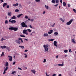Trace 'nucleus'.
I'll return each mask as SVG.
<instances>
[{"label":"nucleus","mask_w":76,"mask_h":76,"mask_svg":"<svg viewBox=\"0 0 76 76\" xmlns=\"http://www.w3.org/2000/svg\"><path fill=\"white\" fill-rule=\"evenodd\" d=\"M21 25L23 28H28V25L26 24V23L25 22L21 23Z\"/></svg>","instance_id":"f257e3e1"},{"label":"nucleus","mask_w":76,"mask_h":76,"mask_svg":"<svg viewBox=\"0 0 76 76\" xmlns=\"http://www.w3.org/2000/svg\"><path fill=\"white\" fill-rule=\"evenodd\" d=\"M9 29L10 30H13L14 31H18V29L16 27H10L9 28Z\"/></svg>","instance_id":"f03ea898"},{"label":"nucleus","mask_w":76,"mask_h":76,"mask_svg":"<svg viewBox=\"0 0 76 76\" xmlns=\"http://www.w3.org/2000/svg\"><path fill=\"white\" fill-rule=\"evenodd\" d=\"M73 19H71L69 21V22H67L66 23V25H70L72 23V22H73Z\"/></svg>","instance_id":"7ed1b4c3"},{"label":"nucleus","mask_w":76,"mask_h":76,"mask_svg":"<svg viewBox=\"0 0 76 76\" xmlns=\"http://www.w3.org/2000/svg\"><path fill=\"white\" fill-rule=\"evenodd\" d=\"M27 30L24 29L23 30V32L24 34H26V35H28V33H27Z\"/></svg>","instance_id":"20e7f679"},{"label":"nucleus","mask_w":76,"mask_h":76,"mask_svg":"<svg viewBox=\"0 0 76 76\" xmlns=\"http://www.w3.org/2000/svg\"><path fill=\"white\" fill-rule=\"evenodd\" d=\"M8 57L9 58V60L10 61H12V59L13 58L12 57L10 56H8Z\"/></svg>","instance_id":"39448f33"},{"label":"nucleus","mask_w":76,"mask_h":76,"mask_svg":"<svg viewBox=\"0 0 76 76\" xmlns=\"http://www.w3.org/2000/svg\"><path fill=\"white\" fill-rule=\"evenodd\" d=\"M15 42L16 43H17V44H20L21 43L20 41L19 40H16Z\"/></svg>","instance_id":"423d86ee"},{"label":"nucleus","mask_w":76,"mask_h":76,"mask_svg":"<svg viewBox=\"0 0 76 76\" xmlns=\"http://www.w3.org/2000/svg\"><path fill=\"white\" fill-rule=\"evenodd\" d=\"M50 31L48 32V34H51L53 32V30H50Z\"/></svg>","instance_id":"0eeeda50"},{"label":"nucleus","mask_w":76,"mask_h":76,"mask_svg":"<svg viewBox=\"0 0 76 76\" xmlns=\"http://www.w3.org/2000/svg\"><path fill=\"white\" fill-rule=\"evenodd\" d=\"M8 67H7L6 69H4V71L3 72V74H5V73H6V71L7 70V69H8Z\"/></svg>","instance_id":"6e6552de"},{"label":"nucleus","mask_w":76,"mask_h":76,"mask_svg":"<svg viewBox=\"0 0 76 76\" xmlns=\"http://www.w3.org/2000/svg\"><path fill=\"white\" fill-rule=\"evenodd\" d=\"M53 44L55 47H57V42L56 41H54Z\"/></svg>","instance_id":"1a4fd4ad"},{"label":"nucleus","mask_w":76,"mask_h":76,"mask_svg":"<svg viewBox=\"0 0 76 76\" xmlns=\"http://www.w3.org/2000/svg\"><path fill=\"white\" fill-rule=\"evenodd\" d=\"M45 52H48V48L47 47H45Z\"/></svg>","instance_id":"9d476101"},{"label":"nucleus","mask_w":76,"mask_h":76,"mask_svg":"<svg viewBox=\"0 0 76 76\" xmlns=\"http://www.w3.org/2000/svg\"><path fill=\"white\" fill-rule=\"evenodd\" d=\"M64 62H62V64H58V66H64Z\"/></svg>","instance_id":"9b49d317"},{"label":"nucleus","mask_w":76,"mask_h":76,"mask_svg":"<svg viewBox=\"0 0 76 76\" xmlns=\"http://www.w3.org/2000/svg\"><path fill=\"white\" fill-rule=\"evenodd\" d=\"M16 21L15 20H13L11 21V23H16Z\"/></svg>","instance_id":"f8f14e48"},{"label":"nucleus","mask_w":76,"mask_h":76,"mask_svg":"<svg viewBox=\"0 0 76 76\" xmlns=\"http://www.w3.org/2000/svg\"><path fill=\"white\" fill-rule=\"evenodd\" d=\"M19 5V4L18 3H16L15 4H13V6H14V7H16V6H18Z\"/></svg>","instance_id":"ddd939ff"},{"label":"nucleus","mask_w":76,"mask_h":76,"mask_svg":"<svg viewBox=\"0 0 76 76\" xmlns=\"http://www.w3.org/2000/svg\"><path fill=\"white\" fill-rule=\"evenodd\" d=\"M22 15H23V14H20L18 15L17 16V18H20L21 16H22Z\"/></svg>","instance_id":"4468645a"},{"label":"nucleus","mask_w":76,"mask_h":76,"mask_svg":"<svg viewBox=\"0 0 76 76\" xmlns=\"http://www.w3.org/2000/svg\"><path fill=\"white\" fill-rule=\"evenodd\" d=\"M1 48H2V49H3V48H6V46H1L0 47Z\"/></svg>","instance_id":"2eb2a0df"},{"label":"nucleus","mask_w":76,"mask_h":76,"mask_svg":"<svg viewBox=\"0 0 76 76\" xmlns=\"http://www.w3.org/2000/svg\"><path fill=\"white\" fill-rule=\"evenodd\" d=\"M44 37H47L48 36V34L47 33H45L43 35Z\"/></svg>","instance_id":"dca6fc26"},{"label":"nucleus","mask_w":76,"mask_h":76,"mask_svg":"<svg viewBox=\"0 0 76 76\" xmlns=\"http://www.w3.org/2000/svg\"><path fill=\"white\" fill-rule=\"evenodd\" d=\"M16 19V17L15 16H13L11 18L12 19Z\"/></svg>","instance_id":"f3484780"},{"label":"nucleus","mask_w":76,"mask_h":76,"mask_svg":"<svg viewBox=\"0 0 76 76\" xmlns=\"http://www.w3.org/2000/svg\"><path fill=\"white\" fill-rule=\"evenodd\" d=\"M7 49L8 50V51H10V48L7 47H6Z\"/></svg>","instance_id":"a211bd4d"},{"label":"nucleus","mask_w":76,"mask_h":76,"mask_svg":"<svg viewBox=\"0 0 76 76\" xmlns=\"http://www.w3.org/2000/svg\"><path fill=\"white\" fill-rule=\"evenodd\" d=\"M31 71L33 73H34V74H35V72H36V71L35 70H31Z\"/></svg>","instance_id":"6ab92c4d"},{"label":"nucleus","mask_w":76,"mask_h":76,"mask_svg":"<svg viewBox=\"0 0 76 76\" xmlns=\"http://www.w3.org/2000/svg\"><path fill=\"white\" fill-rule=\"evenodd\" d=\"M58 32H55L54 33V36H57V35H58Z\"/></svg>","instance_id":"aec40b11"},{"label":"nucleus","mask_w":76,"mask_h":76,"mask_svg":"<svg viewBox=\"0 0 76 76\" xmlns=\"http://www.w3.org/2000/svg\"><path fill=\"white\" fill-rule=\"evenodd\" d=\"M49 45H48V44L46 45H44L43 46L44 48H45V47H47L48 48V47Z\"/></svg>","instance_id":"412c9836"},{"label":"nucleus","mask_w":76,"mask_h":76,"mask_svg":"<svg viewBox=\"0 0 76 76\" xmlns=\"http://www.w3.org/2000/svg\"><path fill=\"white\" fill-rule=\"evenodd\" d=\"M7 3H4V4H3V7H5V6H7Z\"/></svg>","instance_id":"4be33fe9"},{"label":"nucleus","mask_w":76,"mask_h":76,"mask_svg":"<svg viewBox=\"0 0 76 76\" xmlns=\"http://www.w3.org/2000/svg\"><path fill=\"white\" fill-rule=\"evenodd\" d=\"M5 66L6 67H8L9 66V63L8 62H7L5 64Z\"/></svg>","instance_id":"5701e85b"},{"label":"nucleus","mask_w":76,"mask_h":76,"mask_svg":"<svg viewBox=\"0 0 76 76\" xmlns=\"http://www.w3.org/2000/svg\"><path fill=\"white\" fill-rule=\"evenodd\" d=\"M63 4L64 6H66V2H63Z\"/></svg>","instance_id":"b1692460"},{"label":"nucleus","mask_w":76,"mask_h":76,"mask_svg":"<svg viewBox=\"0 0 76 76\" xmlns=\"http://www.w3.org/2000/svg\"><path fill=\"white\" fill-rule=\"evenodd\" d=\"M8 16H11L12 15V12H8Z\"/></svg>","instance_id":"393cba45"},{"label":"nucleus","mask_w":76,"mask_h":76,"mask_svg":"<svg viewBox=\"0 0 76 76\" xmlns=\"http://www.w3.org/2000/svg\"><path fill=\"white\" fill-rule=\"evenodd\" d=\"M72 42H73V43H74V44H76V42L75 41V40L74 39H72Z\"/></svg>","instance_id":"a878e982"},{"label":"nucleus","mask_w":76,"mask_h":76,"mask_svg":"<svg viewBox=\"0 0 76 76\" xmlns=\"http://www.w3.org/2000/svg\"><path fill=\"white\" fill-rule=\"evenodd\" d=\"M45 8L47 9H48V6H47V5H45Z\"/></svg>","instance_id":"bb28decb"},{"label":"nucleus","mask_w":76,"mask_h":76,"mask_svg":"<svg viewBox=\"0 0 76 76\" xmlns=\"http://www.w3.org/2000/svg\"><path fill=\"white\" fill-rule=\"evenodd\" d=\"M27 30L28 31V32H31V30L29 29H27Z\"/></svg>","instance_id":"cd10ccee"},{"label":"nucleus","mask_w":76,"mask_h":76,"mask_svg":"<svg viewBox=\"0 0 76 76\" xmlns=\"http://www.w3.org/2000/svg\"><path fill=\"white\" fill-rule=\"evenodd\" d=\"M4 56V52H3L2 53V54L1 55V57H2V56Z\"/></svg>","instance_id":"c85d7f7f"},{"label":"nucleus","mask_w":76,"mask_h":76,"mask_svg":"<svg viewBox=\"0 0 76 76\" xmlns=\"http://www.w3.org/2000/svg\"><path fill=\"white\" fill-rule=\"evenodd\" d=\"M24 56H25V58H27V55L26 54L24 53Z\"/></svg>","instance_id":"c756f323"},{"label":"nucleus","mask_w":76,"mask_h":76,"mask_svg":"<svg viewBox=\"0 0 76 76\" xmlns=\"http://www.w3.org/2000/svg\"><path fill=\"white\" fill-rule=\"evenodd\" d=\"M64 53H66L68 52V50H64Z\"/></svg>","instance_id":"7c9ffc66"},{"label":"nucleus","mask_w":76,"mask_h":76,"mask_svg":"<svg viewBox=\"0 0 76 76\" xmlns=\"http://www.w3.org/2000/svg\"><path fill=\"white\" fill-rule=\"evenodd\" d=\"M21 37H22L23 38H25L26 37L23 35H20Z\"/></svg>","instance_id":"2f4dec72"},{"label":"nucleus","mask_w":76,"mask_h":76,"mask_svg":"<svg viewBox=\"0 0 76 76\" xmlns=\"http://www.w3.org/2000/svg\"><path fill=\"white\" fill-rule=\"evenodd\" d=\"M19 10L18 9H16L15 10V12H19Z\"/></svg>","instance_id":"473e14b6"},{"label":"nucleus","mask_w":76,"mask_h":76,"mask_svg":"<svg viewBox=\"0 0 76 76\" xmlns=\"http://www.w3.org/2000/svg\"><path fill=\"white\" fill-rule=\"evenodd\" d=\"M60 20H61L62 21V22H64V20H63L62 18H60Z\"/></svg>","instance_id":"72a5a7b5"},{"label":"nucleus","mask_w":76,"mask_h":76,"mask_svg":"<svg viewBox=\"0 0 76 76\" xmlns=\"http://www.w3.org/2000/svg\"><path fill=\"white\" fill-rule=\"evenodd\" d=\"M52 3H56L55 0H52Z\"/></svg>","instance_id":"f704fd0d"},{"label":"nucleus","mask_w":76,"mask_h":76,"mask_svg":"<svg viewBox=\"0 0 76 76\" xmlns=\"http://www.w3.org/2000/svg\"><path fill=\"white\" fill-rule=\"evenodd\" d=\"M8 23V21L7 20H6L5 22V24H7Z\"/></svg>","instance_id":"c9c22d12"},{"label":"nucleus","mask_w":76,"mask_h":76,"mask_svg":"<svg viewBox=\"0 0 76 76\" xmlns=\"http://www.w3.org/2000/svg\"><path fill=\"white\" fill-rule=\"evenodd\" d=\"M16 73V71H12V74L13 75V74H14V73Z\"/></svg>","instance_id":"e433bc0d"},{"label":"nucleus","mask_w":76,"mask_h":76,"mask_svg":"<svg viewBox=\"0 0 76 76\" xmlns=\"http://www.w3.org/2000/svg\"><path fill=\"white\" fill-rule=\"evenodd\" d=\"M73 10L74 12H75V13H76V10H75V9H73Z\"/></svg>","instance_id":"4c0bfd02"},{"label":"nucleus","mask_w":76,"mask_h":76,"mask_svg":"<svg viewBox=\"0 0 76 76\" xmlns=\"http://www.w3.org/2000/svg\"><path fill=\"white\" fill-rule=\"evenodd\" d=\"M54 25H56V24L55 23H54L53 25H51L52 27H54V26H55Z\"/></svg>","instance_id":"58836bf2"},{"label":"nucleus","mask_w":76,"mask_h":76,"mask_svg":"<svg viewBox=\"0 0 76 76\" xmlns=\"http://www.w3.org/2000/svg\"><path fill=\"white\" fill-rule=\"evenodd\" d=\"M19 47H20L21 48H22V49H23V48H24V46H19Z\"/></svg>","instance_id":"ea45409f"},{"label":"nucleus","mask_w":76,"mask_h":76,"mask_svg":"<svg viewBox=\"0 0 76 76\" xmlns=\"http://www.w3.org/2000/svg\"><path fill=\"white\" fill-rule=\"evenodd\" d=\"M43 62V63H45V62H46V59H44Z\"/></svg>","instance_id":"a19ab883"},{"label":"nucleus","mask_w":76,"mask_h":76,"mask_svg":"<svg viewBox=\"0 0 76 76\" xmlns=\"http://www.w3.org/2000/svg\"><path fill=\"white\" fill-rule=\"evenodd\" d=\"M25 19H28V17L27 16H25Z\"/></svg>","instance_id":"79ce46f5"},{"label":"nucleus","mask_w":76,"mask_h":76,"mask_svg":"<svg viewBox=\"0 0 76 76\" xmlns=\"http://www.w3.org/2000/svg\"><path fill=\"white\" fill-rule=\"evenodd\" d=\"M68 7H70V4H68Z\"/></svg>","instance_id":"37998d69"},{"label":"nucleus","mask_w":76,"mask_h":76,"mask_svg":"<svg viewBox=\"0 0 76 76\" xmlns=\"http://www.w3.org/2000/svg\"><path fill=\"white\" fill-rule=\"evenodd\" d=\"M35 31H33L32 33H31V34H30L31 35H32L33 34V33H35Z\"/></svg>","instance_id":"c03bdc74"},{"label":"nucleus","mask_w":76,"mask_h":76,"mask_svg":"<svg viewBox=\"0 0 76 76\" xmlns=\"http://www.w3.org/2000/svg\"><path fill=\"white\" fill-rule=\"evenodd\" d=\"M9 7H10V6H9V5H7V9H8V8H9Z\"/></svg>","instance_id":"a18cd8bd"},{"label":"nucleus","mask_w":76,"mask_h":76,"mask_svg":"<svg viewBox=\"0 0 76 76\" xmlns=\"http://www.w3.org/2000/svg\"><path fill=\"white\" fill-rule=\"evenodd\" d=\"M56 3H58V0H56Z\"/></svg>","instance_id":"49530a36"},{"label":"nucleus","mask_w":76,"mask_h":76,"mask_svg":"<svg viewBox=\"0 0 76 76\" xmlns=\"http://www.w3.org/2000/svg\"><path fill=\"white\" fill-rule=\"evenodd\" d=\"M36 1L37 2H39V1H40V0H36Z\"/></svg>","instance_id":"de8ad7c7"},{"label":"nucleus","mask_w":76,"mask_h":76,"mask_svg":"<svg viewBox=\"0 0 76 76\" xmlns=\"http://www.w3.org/2000/svg\"><path fill=\"white\" fill-rule=\"evenodd\" d=\"M19 7H22V5L20 4H19Z\"/></svg>","instance_id":"09e8293b"},{"label":"nucleus","mask_w":76,"mask_h":76,"mask_svg":"<svg viewBox=\"0 0 76 76\" xmlns=\"http://www.w3.org/2000/svg\"><path fill=\"white\" fill-rule=\"evenodd\" d=\"M22 39L21 38H18V40H22Z\"/></svg>","instance_id":"8fccbe9b"},{"label":"nucleus","mask_w":76,"mask_h":76,"mask_svg":"<svg viewBox=\"0 0 76 76\" xmlns=\"http://www.w3.org/2000/svg\"><path fill=\"white\" fill-rule=\"evenodd\" d=\"M9 22H12V19H10V20H9Z\"/></svg>","instance_id":"3c124183"},{"label":"nucleus","mask_w":76,"mask_h":76,"mask_svg":"<svg viewBox=\"0 0 76 76\" xmlns=\"http://www.w3.org/2000/svg\"><path fill=\"white\" fill-rule=\"evenodd\" d=\"M18 69H19V70H22V69H21L19 67H18Z\"/></svg>","instance_id":"603ef678"},{"label":"nucleus","mask_w":76,"mask_h":76,"mask_svg":"<svg viewBox=\"0 0 76 76\" xmlns=\"http://www.w3.org/2000/svg\"><path fill=\"white\" fill-rule=\"evenodd\" d=\"M30 21H31V22H34V19H31Z\"/></svg>","instance_id":"864d4df0"},{"label":"nucleus","mask_w":76,"mask_h":76,"mask_svg":"<svg viewBox=\"0 0 76 76\" xmlns=\"http://www.w3.org/2000/svg\"><path fill=\"white\" fill-rule=\"evenodd\" d=\"M54 40V39H50L51 41H53V40Z\"/></svg>","instance_id":"5fc2aeb1"},{"label":"nucleus","mask_w":76,"mask_h":76,"mask_svg":"<svg viewBox=\"0 0 76 76\" xmlns=\"http://www.w3.org/2000/svg\"><path fill=\"white\" fill-rule=\"evenodd\" d=\"M29 27H30L31 28H32V26H31V25H30Z\"/></svg>","instance_id":"6e6d98bb"},{"label":"nucleus","mask_w":76,"mask_h":76,"mask_svg":"<svg viewBox=\"0 0 76 76\" xmlns=\"http://www.w3.org/2000/svg\"><path fill=\"white\" fill-rule=\"evenodd\" d=\"M54 6L56 7H57V6H58V4H56V5H55Z\"/></svg>","instance_id":"4d7b16f0"},{"label":"nucleus","mask_w":76,"mask_h":76,"mask_svg":"<svg viewBox=\"0 0 76 76\" xmlns=\"http://www.w3.org/2000/svg\"><path fill=\"white\" fill-rule=\"evenodd\" d=\"M15 63H16V62H14L13 63V64L14 65H15Z\"/></svg>","instance_id":"13d9d810"},{"label":"nucleus","mask_w":76,"mask_h":76,"mask_svg":"<svg viewBox=\"0 0 76 76\" xmlns=\"http://www.w3.org/2000/svg\"><path fill=\"white\" fill-rule=\"evenodd\" d=\"M0 1H1V3H3V2H4V1H3V0H0Z\"/></svg>","instance_id":"bf43d9fd"},{"label":"nucleus","mask_w":76,"mask_h":76,"mask_svg":"<svg viewBox=\"0 0 76 76\" xmlns=\"http://www.w3.org/2000/svg\"><path fill=\"white\" fill-rule=\"evenodd\" d=\"M28 52V50H25L24 52Z\"/></svg>","instance_id":"052dcab7"},{"label":"nucleus","mask_w":76,"mask_h":76,"mask_svg":"<svg viewBox=\"0 0 76 76\" xmlns=\"http://www.w3.org/2000/svg\"><path fill=\"white\" fill-rule=\"evenodd\" d=\"M60 2H61V3H62V2H63L62 0H60Z\"/></svg>","instance_id":"680f3d73"},{"label":"nucleus","mask_w":76,"mask_h":76,"mask_svg":"<svg viewBox=\"0 0 76 76\" xmlns=\"http://www.w3.org/2000/svg\"><path fill=\"white\" fill-rule=\"evenodd\" d=\"M45 11H44L43 12V14H45Z\"/></svg>","instance_id":"e2e57ef3"},{"label":"nucleus","mask_w":76,"mask_h":76,"mask_svg":"<svg viewBox=\"0 0 76 76\" xmlns=\"http://www.w3.org/2000/svg\"><path fill=\"white\" fill-rule=\"evenodd\" d=\"M21 42H22V43H23V40H22V39L21 40Z\"/></svg>","instance_id":"0e129e2a"},{"label":"nucleus","mask_w":76,"mask_h":76,"mask_svg":"<svg viewBox=\"0 0 76 76\" xmlns=\"http://www.w3.org/2000/svg\"><path fill=\"white\" fill-rule=\"evenodd\" d=\"M71 50H72L71 49H69V52H70V51H71Z\"/></svg>","instance_id":"69168bd1"},{"label":"nucleus","mask_w":76,"mask_h":76,"mask_svg":"<svg viewBox=\"0 0 76 76\" xmlns=\"http://www.w3.org/2000/svg\"><path fill=\"white\" fill-rule=\"evenodd\" d=\"M59 76H61V74H60L59 75Z\"/></svg>","instance_id":"338daca9"},{"label":"nucleus","mask_w":76,"mask_h":76,"mask_svg":"<svg viewBox=\"0 0 76 76\" xmlns=\"http://www.w3.org/2000/svg\"><path fill=\"white\" fill-rule=\"evenodd\" d=\"M48 41H49V42L51 41V39H48Z\"/></svg>","instance_id":"774afa93"}]
</instances>
